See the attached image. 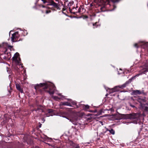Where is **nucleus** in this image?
<instances>
[{
	"label": "nucleus",
	"mask_w": 148,
	"mask_h": 148,
	"mask_svg": "<svg viewBox=\"0 0 148 148\" xmlns=\"http://www.w3.org/2000/svg\"><path fill=\"white\" fill-rule=\"evenodd\" d=\"M44 86L45 89H47L49 87V90L47 91L50 95L53 94L54 93V91L55 90V86L52 83H40L39 84H37L35 86V88L36 90H37L38 88Z\"/></svg>",
	"instance_id": "nucleus-1"
},
{
	"label": "nucleus",
	"mask_w": 148,
	"mask_h": 148,
	"mask_svg": "<svg viewBox=\"0 0 148 148\" xmlns=\"http://www.w3.org/2000/svg\"><path fill=\"white\" fill-rule=\"evenodd\" d=\"M13 61L17 65H21L20 64L21 59L19 57V54L16 53L14 55L13 58Z\"/></svg>",
	"instance_id": "nucleus-2"
},
{
	"label": "nucleus",
	"mask_w": 148,
	"mask_h": 148,
	"mask_svg": "<svg viewBox=\"0 0 148 148\" xmlns=\"http://www.w3.org/2000/svg\"><path fill=\"white\" fill-rule=\"evenodd\" d=\"M136 114H121V118L125 119H133L136 118Z\"/></svg>",
	"instance_id": "nucleus-3"
},
{
	"label": "nucleus",
	"mask_w": 148,
	"mask_h": 148,
	"mask_svg": "<svg viewBox=\"0 0 148 148\" xmlns=\"http://www.w3.org/2000/svg\"><path fill=\"white\" fill-rule=\"evenodd\" d=\"M61 104L64 106H71V104L75 105V103L72 101L71 99H69L68 100V102H61Z\"/></svg>",
	"instance_id": "nucleus-4"
},
{
	"label": "nucleus",
	"mask_w": 148,
	"mask_h": 148,
	"mask_svg": "<svg viewBox=\"0 0 148 148\" xmlns=\"http://www.w3.org/2000/svg\"><path fill=\"white\" fill-rule=\"evenodd\" d=\"M19 37L18 32H16L12 34V36L11 37V40L12 42H15L17 40L16 39L18 38Z\"/></svg>",
	"instance_id": "nucleus-5"
},
{
	"label": "nucleus",
	"mask_w": 148,
	"mask_h": 148,
	"mask_svg": "<svg viewBox=\"0 0 148 148\" xmlns=\"http://www.w3.org/2000/svg\"><path fill=\"white\" fill-rule=\"evenodd\" d=\"M73 124L76 125L78 123L77 119V117H73L71 118V119H69L68 118H67Z\"/></svg>",
	"instance_id": "nucleus-6"
},
{
	"label": "nucleus",
	"mask_w": 148,
	"mask_h": 148,
	"mask_svg": "<svg viewBox=\"0 0 148 148\" xmlns=\"http://www.w3.org/2000/svg\"><path fill=\"white\" fill-rule=\"evenodd\" d=\"M121 86H116L114 88H112L110 90V93H112L114 92H116L119 90V88H121Z\"/></svg>",
	"instance_id": "nucleus-7"
},
{
	"label": "nucleus",
	"mask_w": 148,
	"mask_h": 148,
	"mask_svg": "<svg viewBox=\"0 0 148 148\" xmlns=\"http://www.w3.org/2000/svg\"><path fill=\"white\" fill-rule=\"evenodd\" d=\"M144 70L143 71V73L145 74V72L148 71V60L147 61L146 63L144 66Z\"/></svg>",
	"instance_id": "nucleus-8"
},
{
	"label": "nucleus",
	"mask_w": 148,
	"mask_h": 148,
	"mask_svg": "<svg viewBox=\"0 0 148 148\" xmlns=\"http://www.w3.org/2000/svg\"><path fill=\"white\" fill-rule=\"evenodd\" d=\"M53 110L51 109H49L48 111V113L46 114L47 116H50L53 115Z\"/></svg>",
	"instance_id": "nucleus-9"
},
{
	"label": "nucleus",
	"mask_w": 148,
	"mask_h": 148,
	"mask_svg": "<svg viewBox=\"0 0 148 148\" xmlns=\"http://www.w3.org/2000/svg\"><path fill=\"white\" fill-rule=\"evenodd\" d=\"M48 5H52L54 7L56 8H57L58 7V5L56 3H55L54 1H51L50 3Z\"/></svg>",
	"instance_id": "nucleus-10"
},
{
	"label": "nucleus",
	"mask_w": 148,
	"mask_h": 148,
	"mask_svg": "<svg viewBox=\"0 0 148 148\" xmlns=\"http://www.w3.org/2000/svg\"><path fill=\"white\" fill-rule=\"evenodd\" d=\"M132 92L133 94L135 95H140L142 93L141 91L138 90H134Z\"/></svg>",
	"instance_id": "nucleus-11"
},
{
	"label": "nucleus",
	"mask_w": 148,
	"mask_h": 148,
	"mask_svg": "<svg viewBox=\"0 0 148 148\" xmlns=\"http://www.w3.org/2000/svg\"><path fill=\"white\" fill-rule=\"evenodd\" d=\"M16 87L17 90H19L22 93L23 90L21 89L20 85L18 84H16Z\"/></svg>",
	"instance_id": "nucleus-12"
},
{
	"label": "nucleus",
	"mask_w": 148,
	"mask_h": 148,
	"mask_svg": "<svg viewBox=\"0 0 148 148\" xmlns=\"http://www.w3.org/2000/svg\"><path fill=\"white\" fill-rule=\"evenodd\" d=\"M141 44L140 43L138 44L136 43L134 45V46L135 47H138V46H140L145 44V43L144 42H141Z\"/></svg>",
	"instance_id": "nucleus-13"
},
{
	"label": "nucleus",
	"mask_w": 148,
	"mask_h": 148,
	"mask_svg": "<svg viewBox=\"0 0 148 148\" xmlns=\"http://www.w3.org/2000/svg\"><path fill=\"white\" fill-rule=\"evenodd\" d=\"M108 131L109 132L112 134H114L115 133L114 131L112 129H111L110 130H109Z\"/></svg>",
	"instance_id": "nucleus-14"
},
{
	"label": "nucleus",
	"mask_w": 148,
	"mask_h": 148,
	"mask_svg": "<svg viewBox=\"0 0 148 148\" xmlns=\"http://www.w3.org/2000/svg\"><path fill=\"white\" fill-rule=\"evenodd\" d=\"M73 1H71L69 2V3L68 4V5L69 6H71L73 4Z\"/></svg>",
	"instance_id": "nucleus-15"
},
{
	"label": "nucleus",
	"mask_w": 148,
	"mask_h": 148,
	"mask_svg": "<svg viewBox=\"0 0 148 148\" xmlns=\"http://www.w3.org/2000/svg\"><path fill=\"white\" fill-rule=\"evenodd\" d=\"M44 3L48 2L49 0H41Z\"/></svg>",
	"instance_id": "nucleus-16"
},
{
	"label": "nucleus",
	"mask_w": 148,
	"mask_h": 148,
	"mask_svg": "<svg viewBox=\"0 0 148 148\" xmlns=\"http://www.w3.org/2000/svg\"><path fill=\"white\" fill-rule=\"evenodd\" d=\"M52 97L55 100H57V99H58V97L56 96H52Z\"/></svg>",
	"instance_id": "nucleus-17"
},
{
	"label": "nucleus",
	"mask_w": 148,
	"mask_h": 148,
	"mask_svg": "<svg viewBox=\"0 0 148 148\" xmlns=\"http://www.w3.org/2000/svg\"><path fill=\"white\" fill-rule=\"evenodd\" d=\"M89 108V106L88 105H86L85 106V108L86 109H88Z\"/></svg>",
	"instance_id": "nucleus-18"
},
{
	"label": "nucleus",
	"mask_w": 148,
	"mask_h": 148,
	"mask_svg": "<svg viewBox=\"0 0 148 148\" xmlns=\"http://www.w3.org/2000/svg\"><path fill=\"white\" fill-rule=\"evenodd\" d=\"M51 12V11H48V10H47L46 11V13L47 14H48L49 12Z\"/></svg>",
	"instance_id": "nucleus-19"
},
{
	"label": "nucleus",
	"mask_w": 148,
	"mask_h": 148,
	"mask_svg": "<svg viewBox=\"0 0 148 148\" xmlns=\"http://www.w3.org/2000/svg\"><path fill=\"white\" fill-rule=\"evenodd\" d=\"M130 106H131V107H134V105H131Z\"/></svg>",
	"instance_id": "nucleus-20"
},
{
	"label": "nucleus",
	"mask_w": 148,
	"mask_h": 148,
	"mask_svg": "<svg viewBox=\"0 0 148 148\" xmlns=\"http://www.w3.org/2000/svg\"><path fill=\"white\" fill-rule=\"evenodd\" d=\"M42 7H43V8H45V6L43 5H42Z\"/></svg>",
	"instance_id": "nucleus-21"
},
{
	"label": "nucleus",
	"mask_w": 148,
	"mask_h": 148,
	"mask_svg": "<svg viewBox=\"0 0 148 148\" xmlns=\"http://www.w3.org/2000/svg\"><path fill=\"white\" fill-rule=\"evenodd\" d=\"M96 24V23H95V24H93V25L94 26Z\"/></svg>",
	"instance_id": "nucleus-22"
},
{
	"label": "nucleus",
	"mask_w": 148,
	"mask_h": 148,
	"mask_svg": "<svg viewBox=\"0 0 148 148\" xmlns=\"http://www.w3.org/2000/svg\"><path fill=\"white\" fill-rule=\"evenodd\" d=\"M58 95H61V94H58Z\"/></svg>",
	"instance_id": "nucleus-23"
},
{
	"label": "nucleus",
	"mask_w": 148,
	"mask_h": 148,
	"mask_svg": "<svg viewBox=\"0 0 148 148\" xmlns=\"http://www.w3.org/2000/svg\"><path fill=\"white\" fill-rule=\"evenodd\" d=\"M10 47H12V46H10Z\"/></svg>",
	"instance_id": "nucleus-24"
},
{
	"label": "nucleus",
	"mask_w": 148,
	"mask_h": 148,
	"mask_svg": "<svg viewBox=\"0 0 148 148\" xmlns=\"http://www.w3.org/2000/svg\"><path fill=\"white\" fill-rule=\"evenodd\" d=\"M12 31H10V33Z\"/></svg>",
	"instance_id": "nucleus-25"
},
{
	"label": "nucleus",
	"mask_w": 148,
	"mask_h": 148,
	"mask_svg": "<svg viewBox=\"0 0 148 148\" xmlns=\"http://www.w3.org/2000/svg\"><path fill=\"white\" fill-rule=\"evenodd\" d=\"M26 79V78H24V79L25 80V79Z\"/></svg>",
	"instance_id": "nucleus-26"
},
{
	"label": "nucleus",
	"mask_w": 148,
	"mask_h": 148,
	"mask_svg": "<svg viewBox=\"0 0 148 148\" xmlns=\"http://www.w3.org/2000/svg\"><path fill=\"white\" fill-rule=\"evenodd\" d=\"M37 148H39L38 147H37Z\"/></svg>",
	"instance_id": "nucleus-27"
}]
</instances>
